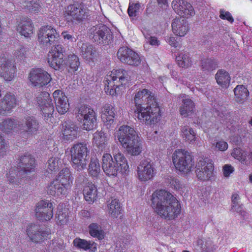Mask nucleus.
Listing matches in <instances>:
<instances>
[{"label": "nucleus", "mask_w": 252, "mask_h": 252, "mask_svg": "<svg viewBox=\"0 0 252 252\" xmlns=\"http://www.w3.org/2000/svg\"><path fill=\"white\" fill-rule=\"evenodd\" d=\"M136 117L140 122L147 125L158 123L161 114L160 108L154 94L147 89L138 91L134 97Z\"/></svg>", "instance_id": "1"}, {"label": "nucleus", "mask_w": 252, "mask_h": 252, "mask_svg": "<svg viewBox=\"0 0 252 252\" xmlns=\"http://www.w3.org/2000/svg\"><path fill=\"white\" fill-rule=\"evenodd\" d=\"M151 200L155 212L162 218L172 220L181 212L179 201L167 191L156 190L152 194Z\"/></svg>", "instance_id": "2"}, {"label": "nucleus", "mask_w": 252, "mask_h": 252, "mask_svg": "<svg viewBox=\"0 0 252 252\" xmlns=\"http://www.w3.org/2000/svg\"><path fill=\"white\" fill-rule=\"evenodd\" d=\"M115 136L129 154L137 156L141 153L142 140L133 128L128 126H122L116 132Z\"/></svg>", "instance_id": "3"}, {"label": "nucleus", "mask_w": 252, "mask_h": 252, "mask_svg": "<svg viewBox=\"0 0 252 252\" xmlns=\"http://www.w3.org/2000/svg\"><path fill=\"white\" fill-rule=\"evenodd\" d=\"M64 52L63 45L53 46L48 54V63L50 66L55 70H59L68 65L73 71H76L80 65L78 57L74 54H70L65 62L63 60Z\"/></svg>", "instance_id": "4"}, {"label": "nucleus", "mask_w": 252, "mask_h": 252, "mask_svg": "<svg viewBox=\"0 0 252 252\" xmlns=\"http://www.w3.org/2000/svg\"><path fill=\"white\" fill-rule=\"evenodd\" d=\"M34 158L27 153L20 157L18 167H11L6 173V177L10 184L15 186L22 183V178L25 175L34 170L35 167Z\"/></svg>", "instance_id": "5"}, {"label": "nucleus", "mask_w": 252, "mask_h": 252, "mask_svg": "<svg viewBox=\"0 0 252 252\" xmlns=\"http://www.w3.org/2000/svg\"><path fill=\"white\" fill-rule=\"evenodd\" d=\"M113 157L108 153L102 158V167L104 172L109 176H116L118 172L125 173L129 169V166L125 156L120 152L113 153Z\"/></svg>", "instance_id": "6"}, {"label": "nucleus", "mask_w": 252, "mask_h": 252, "mask_svg": "<svg viewBox=\"0 0 252 252\" xmlns=\"http://www.w3.org/2000/svg\"><path fill=\"white\" fill-rule=\"evenodd\" d=\"M127 73L122 69L109 72L105 78V91L108 94L114 95L119 92V87L128 81Z\"/></svg>", "instance_id": "7"}, {"label": "nucleus", "mask_w": 252, "mask_h": 252, "mask_svg": "<svg viewBox=\"0 0 252 252\" xmlns=\"http://www.w3.org/2000/svg\"><path fill=\"white\" fill-rule=\"evenodd\" d=\"M89 154L90 150L87 144L78 143L74 144L70 149L72 167L77 171L86 168Z\"/></svg>", "instance_id": "8"}, {"label": "nucleus", "mask_w": 252, "mask_h": 252, "mask_svg": "<svg viewBox=\"0 0 252 252\" xmlns=\"http://www.w3.org/2000/svg\"><path fill=\"white\" fill-rule=\"evenodd\" d=\"M172 160L176 169L184 174L191 172L194 166L193 156L185 150H175L172 155Z\"/></svg>", "instance_id": "9"}, {"label": "nucleus", "mask_w": 252, "mask_h": 252, "mask_svg": "<svg viewBox=\"0 0 252 252\" xmlns=\"http://www.w3.org/2000/svg\"><path fill=\"white\" fill-rule=\"evenodd\" d=\"M60 39V34L52 26H42L38 32V41L43 47H49L56 44Z\"/></svg>", "instance_id": "10"}, {"label": "nucleus", "mask_w": 252, "mask_h": 252, "mask_svg": "<svg viewBox=\"0 0 252 252\" xmlns=\"http://www.w3.org/2000/svg\"><path fill=\"white\" fill-rule=\"evenodd\" d=\"M73 181L69 179L66 180L56 178L48 185L47 192L55 197L66 196L72 186Z\"/></svg>", "instance_id": "11"}, {"label": "nucleus", "mask_w": 252, "mask_h": 252, "mask_svg": "<svg viewBox=\"0 0 252 252\" xmlns=\"http://www.w3.org/2000/svg\"><path fill=\"white\" fill-rule=\"evenodd\" d=\"M29 79L32 85L37 88L46 86L52 80L50 74L39 68L32 69L29 74Z\"/></svg>", "instance_id": "12"}, {"label": "nucleus", "mask_w": 252, "mask_h": 252, "mask_svg": "<svg viewBox=\"0 0 252 252\" xmlns=\"http://www.w3.org/2000/svg\"><path fill=\"white\" fill-rule=\"evenodd\" d=\"M78 117L83 120V128L86 130L92 129L95 126L96 115L94 111L89 106L82 105L78 110Z\"/></svg>", "instance_id": "13"}, {"label": "nucleus", "mask_w": 252, "mask_h": 252, "mask_svg": "<svg viewBox=\"0 0 252 252\" xmlns=\"http://www.w3.org/2000/svg\"><path fill=\"white\" fill-rule=\"evenodd\" d=\"M195 167V173L198 179L207 181L213 177L214 165L211 159L207 158L200 159Z\"/></svg>", "instance_id": "14"}, {"label": "nucleus", "mask_w": 252, "mask_h": 252, "mask_svg": "<svg viewBox=\"0 0 252 252\" xmlns=\"http://www.w3.org/2000/svg\"><path fill=\"white\" fill-rule=\"evenodd\" d=\"M36 102L45 118L52 117L54 107L50 95L48 92H42L39 94L36 97Z\"/></svg>", "instance_id": "15"}, {"label": "nucleus", "mask_w": 252, "mask_h": 252, "mask_svg": "<svg viewBox=\"0 0 252 252\" xmlns=\"http://www.w3.org/2000/svg\"><path fill=\"white\" fill-rule=\"evenodd\" d=\"M156 174V169L154 163L148 160H142L137 166V178L141 182L152 180Z\"/></svg>", "instance_id": "16"}, {"label": "nucleus", "mask_w": 252, "mask_h": 252, "mask_svg": "<svg viewBox=\"0 0 252 252\" xmlns=\"http://www.w3.org/2000/svg\"><path fill=\"white\" fill-rule=\"evenodd\" d=\"M64 15L68 21L80 23L85 18L86 10L81 4L75 3L66 7Z\"/></svg>", "instance_id": "17"}, {"label": "nucleus", "mask_w": 252, "mask_h": 252, "mask_svg": "<svg viewBox=\"0 0 252 252\" xmlns=\"http://www.w3.org/2000/svg\"><path fill=\"white\" fill-rule=\"evenodd\" d=\"M91 37L93 41L97 44H108L112 39L110 31L105 25H100L92 29Z\"/></svg>", "instance_id": "18"}, {"label": "nucleus", "mask_w": 252, "mask_h": 252, "mask_svg": "<svg viewBox=\"0 0 252 252\" xmlns=\"http://www.w3.org/2000/svg\"><path fill=\"white\" fill-rule=\"evenodd\" d=\"M53 206L48 200H42L39 201L35 209V216L40 220H49L53 216Z\"/></svg>", "instance_id": "19"}, {"label": "nucleus", "mask_w": 252, "mask_h": 252, "mask_svg": "<svg viewBox=\"0 0 252 252\" xmlns=\"http://www.w3.org/2000/svg\"><path fill=\"white\" fill-rule=\"evenodd\" d=\"M26 233L29 239L34 243H40L47 239L48 231L40 228L36 224H29L26 227Z\"/></svg>", "instance_id": "20"}, {"label": "nucleus", "mask_w": 252, "mask_h": 252, "mask_svg": "<svg viewBox=\"0 0 252 252\" xmlns=\"http://www.w3.org/2000/svg\"><path fill=\"white\" fill-rule=\"evenodd\" d=\"M172 7L179 15L188 18L194 15V10L192 5L184 0H174Z\"/></svg>", "instance_id": "21"}, {"label": "nucleus", "mask_w": 252, "mask_h": 252, "mask_svg": "<svg viewBox=\"0 0 252 252\" xmlns=\"http://www.w3.org/2000/svg\"><path fill=\"white\" fill-rule=\"evenodd\" d=\"M22 127L25 137L29 138L37 134L39 128V124L34 117L30 116L25 118Z\"/></svg>", "instance_id": "22"}, {"label": "nucleus", "mask_w": 252, "mask_h": 252, "mask_svg": "<svg viewBox=\"0 0 252 252\" xmlns=\"http://www.w3.org/2000/svg\"><path fill=\"white\" fill-rule=\"evenodd\" d=\"M0 75L6 81H10L14 77L16 68L11 61L2 57L0 59Z\"/></svg>", "instance_id": "23"}, {"label": "nucleus", "mask_w": 252, "mask_h": 252, "mask_svg": "<svg viewBox=\"0 0 252 252\" xmlns=\"http://www.w3.org/2000/svg\"><path fill=\"white\" fill-rule=\"evenodd\" d=\"M17 104V99L14 94L6 93L0 102V114L6 115L10 113Z\"/></svg>", "instance_id": "24"}, {"label": "nucleus", "mask_w": 252, "mask_h": 252, "mask_svg": "<svg viewBox=\"0 0 252 252\" xmlns=\"http://www.w3.org/2000/svg\"><path fill=\"white\" fill-rule=\"evenodd\" d=\"M53 96L58 112L61 114L67 112L69 109V103L67 97L61 90H57L54 92Z\"/></svg>", "instance_id": "25"}, {"label": "nucleus", "mask_w": 252, "mask_h": 252, "mask_svg": "<svg viewBox=\"0 0 252 252\" xmlns=\"http://www.w3.org/2000/svg\"><path fill=\"white\" fill-rule=\"evenodd\" d=\"M82 57L87 61L94 62L99 57L98 53L92 45L80 42L78 43Z\"/></svg>", "instance_id": "26"}, {"label": "nucleus", "mask_w": 252, "mask_h": 252, "mask_svg": "<svg viewBox=\"0 0 252 252\" xmlns=\"http://www.w3.org/2000/svg\"><path fill=\"white\" fill-rule=\"evenodd\" d=\"M172 29L173 33L177 36H184L189 30L188 23L183 18H176L172 23Z\"/></svg>", "instance_id": "27"}, {"label": "nucleus", "mask_w": 252, "mask_h": 252, "mask_svg": "<svg viewBox=\"0 0 252 252\" xmlns=\"http://www.w3.org/2000/svg\"><path fill=\"white\" fill-rule=\"evenodd\" d=\"M63 135L64 139L73 140L78 136V127L72 121H65L63 125Z\"/></svg>", "instance_id": "28"}, {"label": "nucleus", "mask_w": 252, "mask_h": 252, "mask_svg": "<svg viewBox=\"0 0 252 252\" xmlns=\"http://www.w3.org/2000/svg\"><path fill=\"white\" fill-rule=\"evenodd\" d=\"M17 31L25 37H30L33 33L32 20L27 17L22 18L17 26Z\"/></svg>", "instance_id": "29"}, {"label": "nucleus", "mask_w": 252, "mask_h": 252, "mask_svg": "<svg viewBox=\"0 0 252 252\" xmlns=\"http://www.w3.org/2000/svg\"><path fill=\"white\" fill-rule=\"evenodd\" d=\"M21 125L16 120L7 118L0 123V130L5 133H10L12 131H17L20 129Z\"/></svg>", "instance_id": "30"}, {"label": "nucleus", "mask_w": 252, "mask_h": 252, "mask_svg": "<svg viewBox=\"0 0 252 252\" xmlns=\"http://www.w3.org/2000/svg\"><path fill=\"white\" fill-rule=\"evenodd\" d=\"M115 115L114 108L109 104L105 105L102 111L101 118L107 128L113 123Z\"/></svg>", "instance_id": "31"}, {"label": "nucleus", "mask_w": 252, "mask_h": 252, "mask_svg": "<svg viewBox=\"0 0 252 252\" xmlns=\"http://www.w3.org/2000/svg\"><path fill=\"white\" fill-rule=\"evenodd\" d=\"M97 190L96 186L89 182L84 187L83 194L85 199L89 202H94L97 197Z\"/></svg>", "instance_id": "32"}, {"label": "nucleus", "mask_w": 252, "mask_h": 252, "mask_svg": "<svg viewBox=\"0 0 252 252\" xmlns=\"http://www.w3.org/2000/svg\"><path fill=\"white\" fill-rule=\"evenodd\" d=\"M183 104L180 108V114L183 117L190 116L194 110L193 102L189 98H185L182 100Z\"/></svg>", "instance_id": "33"}, {"label": "nucleus", "mask_w": 252, "mask_h": 252, "mask_svg": "<svg viewBox=\"0 0 252 252\" xmlns=\"http://www.w3.org/2000/svg\"><path fill=\"white\" fill-rule=\"evenodd\" d=\"M20 6L27 10L32 12H39L42 6L39 0H21Z\"/></svg>", "instance_id": "34"}, {"label": "nucleus", "mask_w": 252, "mask_h": 252, "mask_svg": "<svg viewBox=\"0 0 252 252\" xmlns=\"http://www.w3.org/2000/svg\"><path fill=\"white\" fill-rule=\"evenodd\" d=\"M215 79L218 84L222 88H226L229 85L231 78L227 72L223 69H220L215 75Z\"/></svg>", "instance_id": "35"}, {"label": "nucleus", "mask_w": 252, "mask_h": 252, "mask_svg": "<svg viewBox=\"0 0 252 252\" xmlns=\"http://www.w3.org/2000/svg\"><path fill=\"white\" fill-rule=\"evenodd\" d=\"M93 142L99 148L103 149L106 145L109 140V135L103 131H97L94 134Z\"/></svg>", "instance_id": "36"}, {"label": "nucleus", "mask_w": 252, "mask_h": 252, "mask_svg": "<svg viewBox=\"0 0 252 252\" xmlns=\"http://www.w3.org/2000/svg\"><path fill=\"white\" fill-rule=\"evenodd\" d=\"M234 93L236 101L240 103L246 101L249 94L248 89L243 85H237L234 89Z\"/></svg>", "instance_id": "37"}, {"label": "nucleus", "mask_w": 252, "mask_h": 252, "mask_svg": "<svg viewBox=\"0 0 252 252\" xmlns=\"http://www.w3.org/2000/svg\"><path fill=\"white\" fill-rule=\"evenodd\" d=\"M108 212L113 218H117L121 213V208L119 200L113 199L108 204Z\"/></svg>", "instance_id": "38"}, {"label": "nucleus", "mask_w": 252, "mask_h": 252, "mask_svg": "<svg viewBox=\"0 0 252 252\" xmlns=\"http://www.w3.org/2000/svg\"><path fill=\"white\" fill-rule=\"evenodd\" d=\"M181 136L186 141L193 143L196 139V133L192 128L186 125L181 128Z\"/></svg>", "instance_id": "39"}, {"label": "nucleus", "mask_w": 252, "mask_h": 252, "mask_svg": "<svg viewBox=\"0 0 252 252\" xmlns=\"http://www.w3.org/2000/svg\"><path fill=\"white\" fill-rule=\"evenodd\" d=\"M73 244L78 249H83L85 251L90 250L91 248H93L92 251L94 252L96 250V244L80 238H75L73 240Z\"/></svg>", "instance_id": "40"}, {"label": "nucleus", "mask_w": 252, "mask_h": 252, "mask_svg": "<svg viewBox=\"0 0 252 252\" xmlns=\"http://www.w3.org/2000/svg\"><path fill=\"white\" fill-rule=\"evenodd\" d=\"M201 69L205 72H211L218 67V62L213 59H205L201 61Z\"/></svg>", "instance_id": "41"}, {"label": "nucleus", "mask_w": 252, "mask_h": 252, "mask_svg": "<svg viewBox=\"0 0 252 252\" xmlns=\"http://www.w3.org/2000/svg\"><path fill=\"white\" fill-rule=\"evenodd\" d=\"M176 61L178 65L182 68H188L192 64L191 59L188 53H180L176 57Z\"/></svg>", "instance_id": "42"}, {"label": "nucleus", "mask_w": 252, "mask_h": 252, "mask_svg": "<svg viewBox=\"0 0 252 252\" xmlns=\"http://www.w3.org/2000/svg\"><path fill=\"white\" fill-rule=\"evenodd\" d=\"M89 173L94 178H97L100 172L99 160L97 158H92L89 165Z\"/></svg>", "instance_id": "43"}, {"label": "nucleus", "mask_w": 252, "mask_h": 252, "mask_svg": "<svg viewBox=\"0 0 252 252\" xmlns=\"http://www.w3.org/2000/svg\"><path fill=\"white\" fill-rule=\"evenodd\" d=\"M89 233L94 237L101 240L104 238V231L100 225L96 223H92L89 226Z\"/></svg>", "instance_id": "44"}, {"label": "nucleus", "mask_w": 252, "mask_h": 252, "mask_svg": "<svg viewBox=\"0 0 252 252\" xmlns=\"http://www.w3.org/2000/svg\"><path fill=\"white\" fill-rule=\"evenodd\" d=\"M197 244L199 249L206 252H214L216 250L215 246L210 240L204 241L199 239L197 241Z\"/></svg>", "instance_id": "45"}, {"label": "nucleus", "mask_w": 252, "mask_h": 252, "mask_svg": "<svg viewBox=\"0 0 252 252\" xmlns=\"http://www.w3.org/2000/svg\"><path fill=\"white\" fill-rule=\"evenodd\" d=\"M61 163V161L58 157L51 158L48 161L47 171L51 173L56 172L58 170Z\"/></svg>", "instance_id": "46"}, {"label": "nucleus", "mask_w": 252, "mask_h": 252, "mask_svg": "<svg viewBox=\"0 0 252 252\" xmlns=\"http://www.w3.org/2000/svg\"><path fill=\"white\" fill-rule=\"evenodd\" d=\"M131 49L126 47H121L117 52L118 58L121 62L126 63L127 58L129 56Z\"/></svg>", "instance_id": "47"}, {"label": "nucleus", "mask_w": 252, "mask_h": 252, "mask_svg": "<svg viewBox=\"0 0 252 252\" xmlns=\"http://www.w3.org/2000/svg\"><path fill=\"white\" fill-rule=\"evenodd\" d=\"M140 63L141 60L139 55L131 50L126 63L130 65L138 66Z\"/></svg>", "instance_id": "48"}, {"label": "nucleus", "mask_w": 252, "mask_h": 252, "mask_svg": "<svg viewBox=\"0 0 252 252\" xmlns=\"http://www.w3.org/2000/svg\"><path fill=\"white\" fill-rule=\"evenodd\" d=\"M68 209L64 208L62 211L60 210V207L58 208V220L61 225L66 224L68 221Z\"/></svg>", "instance_id": "49"}, {"label": "nucleus", "mask_w": 252, "mask_h": 252, "mask_svg": "<svg viewBox=\"0 0 252 252\" xmlns=\"http://www.w3.org/2000/svg\"><path fill=\"white\" fill-rule=\"evenodd\" d=\"M231 155L235 158L243 162L246 159L247 153L240 148H235Z\"/></svg>", "instance_id": "50"}, {"label": "nucleus", "mask_w": 252, "mask_h": 252, "mask_svg": "<svg viewBox=\"0 0 252 252\" xmlns=\"http://www.w3.org/2000/svg\"><path fill=\"white\" fill-rule=\"evenodd\" d=\"M143 33L146 41V43L144 44L145 48L148 44L155 46H158L160 44L159 40H158L156 37L152 36L147 32H143Z\"/></svg>", "instance_id": "51"}, {"label": "nucleus", "mask_w": 252, "mask_h": 252, "mask_svg": "<svg viewBox=\"0 0 252 252\" xmlns=\"http://www.w3.org/2000/svg\"><path fill=\"white\" fill-rule=\"evenodd\" d=\"M140 7V4L139 2L134 3L130 2L129 3L127 13L130 17H135L139 12Z\"/></svg>", "instance_id": "52"}, {"label": "nucleus", "mask_w": 252, "mask_h": 252, "mask_svg": "<svg viewBox=\"0 0 252 252\" xmlns=\"http://www.w3.org/2000/svg\"><path fill=\"white\" fill-rule=\"evenodd\" d=\"M56 178L73 180V177L72 176L70 169L67 167L61 170Z\"/></svg>", "instance_id": "53"}, {"label": "nucleus", "mask_w": 252, "mask_h": 252, "mask_svg": "<svg viewBox=\"0 0 252 252\" xmlns=\"http://www.w3.org/2000/svg\"><path fill=\"white\" fill-rule=\"evenodd\" d=\"M28 49L24 47H21L15 51L14 55L15 57L20 60H24L26 58Z\"/></svg>", "instance_id": "54"}, {"label": "nucleus", "mask_w": 252, "mask_h": 252, "mask_svg": "<svg viewBox=\"0 0 252 252\" xmlns=\"http://www.w3.org/2000/svg\"><path fill=\"white\" fill-rule=\"evenodd\" d=\"M7 148L8 145L0 133V158L5 155Z\"/></svg>", "instance_id": "55"}, {"label": "nucleus", "mask_w": 252, "mask_h": 252, "mask_svg": "<svg viewBox=\"0 0 252 252\" xmlns=\"http://www.w3.org/2000/svg\"><path fill=\"white\" fill-rule=\"evenodd\" d=\"M220 17L221 19L226 20L231 23H232L233 22L234 19L229 12L226 11L223 9H220Z\"/></svg>", "instance_id": "56"}, {"label": "nucleus", "mask_w": 252, "mask_h": 252, "mask_svg": "<svg viewBox=\"0 0 252 252\" xmlns=\"http://www.w3.org/2000/svg\"><path fill=\"white\" fill-rule=\"evenodd\" d=\"M216 110L218 113V116L221 119V120L223 122L230 117L228 112L224 107H221L220 109L216 108Z\"/></svg>", "instance_id": "57"}, {"label": "nucleus", "mask_w": 252, "mask_h": 252, "mask_svg": "<svg viewBox=\"0 0 252 252\" xmlns=\"http://www.w3.org/2000/svg\"><path fill=\"white\" fill-rule=\"evenodd\" d=\"M215 148L220 151H225L228 148L227 142L223 140H220L213 144Z\"/></svg>", "instance_id": "58"}, {"label": "nucleus", "mask_w": 252, "mask_h": 252, "mask_svg": "<svg viewBox=\"0 0 252 252\" xmlns=\"http://www.w3.org/2000/svg\"><path fill=\"white\" fill-rule=\"evenodd\" d=\"M234 171V168L230 165L225 164L223 167V173L225 177H228Z\"/></svg>", "instance_id": "59"}, {"label": "nucleus", "mask_w": 252, "mask_h": 252, "mask_svg": "<svg viewBox=\"0 0 252 252\" xmlns=\"http://www.w3.org/2000/svg\"><path fill=\"white\" fill-rule=\"evenodd\" d=\"M170 184L172 188L177 190L182 188V184L180 181L176 178H171L170 181Z\"/></svg>", "instance_id": "60"}, {"label": "nucleus", "mask_w": 252, "mask_h": 252, "mask_svg": "<svg viewBox=\"0 0 252 252\" xmlns=\"http://www.w3.org/2000/svg\"><path fill=\"white\" fill-rule=\"evenodd\" d=\"M166 41L172 46L177 48L179 46V43L176 41V38L173 36H167L166 38Z\"/></svg>", "instance_id": "61"}, {"label": "nucleus", "mask_w": 252, "mask_h": 252, "mask_svg": "<svg viewBox=\"0 0 252 252\" xmlns=\"http://www.w3.org/2000/svg\"><path fill=\"white\" fill-rule=\"evenodd\" d=\"M231 211L233 212H236L240 214H242L243 207L239 203L235 205H232Z\"/></svg>", "instance_id": "62"}, {"label": "nucleus", "mask_w": 252, "mask_h": 252, "mask_svg": "<svg viewBox=\"0 0 252 252\" xmlns=\"http://www.w3.org/2000/svg\"><path fill=\"white\" fill-rule=\"evenodd\" d=\"M239 200L240 197L237 193H234L232 195V205L239 204Z\"/></svg>", "instance_id": "63"}, {"label": "nucleus", "mask_w": 252, "mask_h": 252, "mask_svg": "<svg viewBox=\"0 0 252 252\" xmlns=\"http://www.w3.org/2000/svg\"><path fill=\"white\" fill-rule=\"evenodd\" d=\"M62 35L64 39L69 40L70 41H73L75 39L71 35L68 34L67 32H62Z\"/></svg>", "instance_id": "64"}]
</instances>
